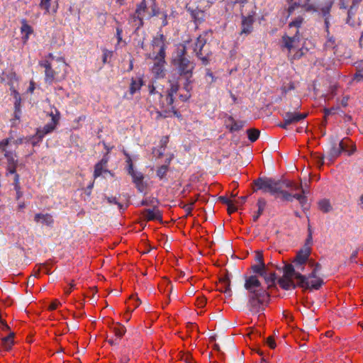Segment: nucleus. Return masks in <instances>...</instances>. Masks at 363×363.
Returning a JSON list of instances; mask_svg holds the SVG:
<instances>
[{"label":"nucleus","mask_w":363,"mask_h":363,"mask_svg":"<svg viewBox=\"0 0 363 363\" xmlns=\"http://www.w3.org/2000/svg\"><path fill=\"white\" fill-rule=\"evenodd\" d=\"M218 290L228 296H231L232 291L230 289V280L228 274H225L224 277L219 279V284L218 286Z\"/></svg>","instance_id":"20"},{"label":"nucleus","mask_w":363,"mask_h":363,"mask_svg":"<svg viewBox=\"0 0 363 363\" xmlns=\"http://www.w3.org/2000/svg\"><path fill=\"white\" fill-rule=\"evenodd\" d=\"M362 0H340V9H347L349 6L352 8L358 9L359 4Z\"/></svg>","instance_id":"30"},{"label":"nucleus","mask_w":363,"mask_h":363,"mask_svg":"<svg viewBox=\"0 0 363 363\" xmlns=\"http://www.w3.org/2000/svg\"><path fill=\"white\" fill-rule=\"evenodd\" d=\"M341 141H345L343 152H347L348 155H351L355 152V145L349 138H345Z\"/></svg>","instance_id":"33"},{"label":"nucleus","mask_w":363,"mask_h":363,"mask_svg":"<svg viewBox=\"0 0 363 363\" xmlns=\"http://www.w3.org/2000/svg\"><path fill=\"white\" fill-rule=\"evenodd\" d=\"M294 89L295 86L294 83L291 82L288 86H283L281 89L283 93L286 94L289 91L294 90Z\"/></svg>","instance_id":"59"},{"label":"nucleus","mask_w":363,"mask_h":363,"mask_svg":"<svg viewBox=\"0 0 363 363\" xmlns=\"http://www.w3.org/2000/svg\"><path fill=\"white\" fill-rule=\"evenodd\" d=\"M266 204H267V202L264 199L259 198L257 200V205L258 209H257V213L252 217L253 221L256 222L259 219V216L262 214V213L266 207Z\"/></svg>","instance_id":"32"},{"label":"nucleus","mask_w":363,"mask_h":363,"mask_svg":"<svg viewBox=\"0 0 363 363\" xmlns=\"http://www.w3.org/2000/svg\"><path fill=\"white\" fill-rule=\"evenodd\" d=\"M247 138L252 143L255 142L259 137L260 132L255 128H250L247 130Z\"/></svg>","instance_id":"40"},{"label":"nucleus","mask_w":363,"mask_h":363,"mask_svg":"<svg viewBox=\"0 0 363 363\" xmlns=\"http://www.w3.org/2000/svg\"><path fill=\"white\" fill-rule=\"evenodd\" d=\"M308 116L306 113H298L296 111H287L282 114L283 119H286L287 123L290 124L298 123L305 119Z\"/></svg>","instance_id":"14"},{"label":"nucleus","mask_w":363,"mask_h":363,"mask_svg":"<svg viewBox=\"0 0 363 363\" xmlns=\"http://www.w3.org/2000/svg\"><path fill=\"white\" fill-rule=\"evenodd\" d=\"M303 22H304L303 17L301 16H298L289 23V28L295 27L297 28V30H298V28L301 27Z\"/></svg>","instance_id":"44"},{"label":"nucleus","mask_w":363,"mask_h":363,"mask_svg":"<svg viewBox=\"0 0 363 363\" xmlns=\"http://www.w3.org/2000/svg\"><path fill=\"white\" fill-rule=\"evenodd\" d=\"M195 201H191L190 203L185 204L183 206V208L184 209L185 212L186 213V215H191V211L193 210V207L194 205Z\"/></svg>","instance_id":"55"},{"label":"nucleus","mask_w":363,"mask_h":363,"mask_svg":"<svg viewBox=\"0 0 363 363\" xmlns=\"http://www.w3.org/2000/svg\"><path fill=\"white\" fill-rule=\"evenodd\" d=\"M165 57L155 56V52L149 55V57L155 61L151 69L156 78H163L165 76Z\"/></svg>","instance_id":"7"},{"label":"nucleus","mask_w":363,"mask_h":363,"mask_svg":"<svg viewBox=\"0 0 363 363\" xmlns=\"http://www.w3.org/2000/svg\"><path fill=\"white\" fill-rule=\"evenodd\" d=\"M191 91V90L186 91V94H179V99H180V101H182V102L187 101L190 99V97L191 96V94H190Z\"/></svg>","instance_id":"58"},{"label":"nucleus","mask_w":363,"mask_h":363,"mask_svg":"<svg viewBox=\"0 0 363 363\" xmlns=\"http://www.w3.org/2000/svg\"><path fill=\"white\" fill-rule=\"evenodd\" d=\"M19 180H20L19 174H16V175L14 177L13 186H14V189L16 192V199L17 200H18L23 196V193L21 191Z\"/></svg>","instance_id":"41"},{"label":"nucleus","mask_w":363,"mask_h":363,"mask_svg":"<svg viewBox=\"0 0 363 363\" xmlns=\"http://www.w3.org/2000/svg\"><path fill=\"white\" fill-rule=\"evenodd\" d=\"M339 109V106L332 107L330 108H325L323 110L325 114V120L326 121V117L329 115L334 114L336 111Z\"/></svg>","instance_id":"54"},{"label":"nucleus","mask_w":363,"mask_h":363,"mask_svg":"<svg viewBox=\"0 0 363 363\" xmlns=\"http://www.w3.org/2000/svg\"><path fill=\"white\" fill-rule=\"evenodd\" d=\"M293 104H294V106L292 107V108L294 111L298 110L301 106V100L299 99V98L296 97L295 99L294 100Z\"/></svg>","instance_id":"63"},{"label":"nucleus","mask_w":363,"mask_h":363,"mask_svg":"<svg viewBox=\"0 0 363 363\" xmlns=\"http://www.w3.org/2000/svg\"><path fill=\"white\" fill-rule=\"evenodd\" d=\"M284 188H288L291 191H296L298 190H301V194L305 196L307 194V190L303 189L301 184H296L289 180H284Z\"/></svg>","instance_id":"26"},{"label":"nucleus","mask_w":363,"mask_h":363,"mask_svg":"<svg viewBox=\"0 0 363 363\" xmlns=\"http://www.w3.org/2000/svg\"><path fill=\"white\" fill-rule=\"evenodd\" d=\"M265 264H255L252 266V269L253 272L259 274L262 272V269L264 268Z\"/></svg>","instance_id":"57"},{"label":"nucleus","mask_w":363,"mask_h":363,"mask_svg":"<svg viewBox=\"0 0 363 363\" xmlns=\"http://www.w3.org/2000/svg\"><path fill=\"white\" fill-rule=\"evenodd\" d=\"M143 215L145 220H160L162 221V216L160 211L154 207L152 209L147 208L145 209L143 212Z\"/></svg>","instance_id":"19"},{"label":"nucleus","mask_w":363,"mask_h":363,"mask_svg":"<svg viewBox=\"0 0 363 363\" xmlns=\"http://www.w3.org/2000/svg\"><path fill=\"white\" fill-rule=\"evenodd\" d=\"M334 4V0H327L325 5L320 9L323 17H330V11Z\"/></svg>","instance_id":"37"},{"label":"nucleus","mask_w":363,"mask_h":363,"mask_svg":"<svg viewBox=\"0 0 363 363\" xmlns=\"http://www.w3.org/2000/svg\"><path fill=\"white\" fill-rule=\"evenodd\" d=\"M245 289L248 291L247 307L252 314H259V317L264 311L270 298L269 294L264 289L256 276L252 275L245 278Z\"/></svg>","instance_id":"1"},{"label":"nucleus","mask_w":363,"mask_h":363,"mask_svg":"<svg viewBox=\"0 0 363 363\" xmlns=\"http://www.w3.org/2000/svg\"><path fill=\"white\" fill-rule=\"evenodd\" d=\"M283 272L284 277L296 279L298 280V286L299 287H308V281L306 276L302 275L300 272H296L293 264H285L283 268Z\"/></svg>","instance_id":"6"},{"label":"nucleus","mask_w":363,"mask_h":363,"mask_svg":"<svg viewBox=\"0 0 363 363\" xmlns=\"http://www.w3.org/2000/svg\"><path fill=\"white\" fill-rule=\"evenodd\" d=\"M277 276L275 272H270L267 277H266L265 282L268 285L267 288L270 289L275 285Z\"/></svg>","instance_id":"45"},{"label":"nucleus","mask_w":363,"mask_h":363,"mask_svg":"<svg viewBox=\"0 0 363 363\" xmlns=\"http://www.w3.org/2000/svg\"><path fill=\"white\" fill-rule=\"evenodd\" d=\"M278 284L284 290L294 289L298 286V283L295 284L292 278L284 276L278 279Z\"/></svg>","instance_id":"22"},{"label":"nucleus","mask_w":363,"mask_h":363,"mask_svg":"<svg viewBox=\"0 0 363 363\" xmlns=\"http://www.w3.org/2000/svg\"><path fill=\"white\" fill-rule=\"evenodd\" d=\"M254 184L257 189L269 192L275 196L280 193L281 189H284V180H277L269 177H259L254 181Z\"/></svg>","instance_id":"3"},{"label":"nucleus","mask_w":363,"mask_h":363,"mask_svg":"<svg viewBox=\"0 0 363 363\" xmlns=\"http://www.w3.org/2000/svg\"><path fill=\"white\" fill-rule=\"evenodd\" d=\"M207 32L199 35L194 47V53L201 61L202 65H207L209 63L211 51L210 46L207 45L206 35Z\"/></svg>","instance_id":"4"},{"label":"nucleus","mask_w":363,"mask_h":363,"mask_svg":"<svg viewBox=\"0 0 363 363\" xmlns=\"http://www.w3.org/2000/svg\"><path fill=\"white\" fill-rule=\"evenodd\" d=\"M279 194L281 195V198L284 201H292L294 199H296L299 201V203L301 205H303L306 203L307 199L306 196L300 194H291L288 192L287 191L284 190V189H281V191Z\"/></svg>","instance_id":"17"},{"label":"nucleus","mask_w":363,"mask_h":363,"mask_svg":"<svg viewBox=\"0 0 363 363\" xmlns=\"http://www.w3.org/2000/svg\"><path fill=\"white\" fill-rule=\"evenodd\" d=\"M48 115L51 117V122L56 121V123L58 124L60 118V113L57 108H54V111L52 110L50 113H48Z\"/></svg>","instance_id":"47"},{"label":"nucleus","mask_w":363,"mask_h":363,"mask_svg":"<svg viewBox=\"0 0 363 363\" xmlns=\"http://www.w3.org/2000/svg\"><path fill=\"white\" fill-rule=\"evenodd\" d=\"M103 56H102V62L103 64H106L108 62V59L111 58L113 55V52L108 50L106 48H102Z\"/></svg>","instance_id":"49"},{"label":"nucleus","mask_w":363,"mask_h":363,"mask_svg":"<svg viewBox=\"0 0 363 363\" xmlns=\"http://www.w3.org/2000/svg\"><path fill=\"white\" fill-rule=\"evenodd\" d=\"M267 343L271 349H274L276 347V342L272 337H267Z\"/></svg>","instance_id":"64"},{"label":"nucleus","mask_w":363,"mask_h":363,"mask_svg":"<svg viewBox=\"0 0 363 363\" xmlns=\"http://www.w3.org/2000/svg\"><path fill=\"white\" fill-rule=\"evenodd\" d=\"M255 260L259 263V264H264V260H263V255H262V252H259V251H257L256 252V254H255Z\"/></svg>","instance_id":"62"},{"label":"nucleus","mask_w":363,"mask_h":363,"mask_svg":"<svg viewBox=\"0 0 363 363\" xmlns=\"http://www.w3.org/2000/svg\"><path fill=\"white\" fill-rule=\"evenodd\" d=\"M57 124L56 123V121L53 122H49L46 125L43 126L42 129H38L36 135L41 140L45 135L52 132Z\"/></svg>","instance_id":"24"},{"label":"nucleus","mask_w":363,"mask_h":363,"mask_svg":"<svg viewBox=\"0 0 363 363\" xmlns=\"http://www.w3.org/2000/svg\"><path fill=\"white\" fill-rule=\"evenodd\" d=\"M21 32L22 34H24V38L25 40H28L29 38V35L33 33V29L32 27L28 24V22L26 19L23 18L21 21Z\"/></svg>","instance_id":"29"},{"label":"nucleus","mask_w":363,"mask_h":363,"mask_svg":"<svg viewBox=\"0 0 363 363\" xmlns=\"http://www.w3.org/2000/svg\"><path fill=\"white\" fill-rule=\"evenodd\" d=\"M347 9H348V11H347V16L346 18V23L350 25L351 27H354L356 26V23H355L354 21L353 20V18L357 13V9L352 8L350 6Z\"/></svg>","instance_id":"36"},{"label":"nucleus","mask_w":363,"mask_h":363,"mask_svg":"<svg viewBox=\"0 0 363 363\" xmlns=\"http://www.w3.org/2000/svg\"><path fill=\"white\" fill-rule=\"evenodd\" d=\"M191 15L192 18H194V21L197 23H201L204 21L205 18V13L204 11L199 10V9H195L191 11Z\"/></svg>","instance_id":"35"},{"label":"nucleus","mask_w":363,"mask_h":363,"mask_svg":"<svg viewBox=\"0 0 363 363\" xmlns=\"http://www.w3.org/2000/svg\"><path fill=\"white\" fill-rule=\"evenodd\" d=\"M15 333L10 332L6 336L1 337V345L6 350H9L13 345V338Z\"/></svg>","instance_id":"27"},{"label":"nucleus","mask_w":363,"mask_h":363,"mask_svg":"<svg viewBox=\"0 0 363 363\" xmlns=\"http://www.w3.org/2000/svg\"><path fill=\"white\" fill-rule=\"evenodd\" d=\"M165 37L162 33H157L153 37L151 45L155 52V56L164 57L166 56L167 46L165 45Z\"/></svg>","instance_id":"8"},{"label":"nucleus","mask_w":363,"mask_h":363,"mask_svg":"<svg viewBox=\"0 0 363 363\" xmlns=\"http://www.w3.org/2000/svg\"><path fill=\"white\" fill-rule=\"evenodd\" d=\"M162 26L164 27L168 25V21H167V11H162Z\"/></svg>","instance_id":"60"},{"label":"nucleus","mask_w":363,"mask_h":363,"mask_svg":"<svg viewBox=\"0 0 363 363\" xmlns=\"http://www.w3.org/2000/svg\"><path fill=\"white\" fill-rule=\"evenodd\" d=\"M125 155L127 157L126 162L128 174L131 176L132 182L135 184L137 190L140 193L145 194L147 185L146 182H144L143 174L134 169L133 163L130 156L128 154H125Z\"/></svg>","instance_id":"5"},{"label":"nucleus","mask_w":363,"mask_h":363,"mask_svg":"<svg viewBox=\"0 0 363 363\" xmlns=\"http://www.w3.org/2000/svg\"><path fill=\"white\" fill-rule=\"evenodd\" d=\"M312 0H305L304 3L301 4V8L307 13H316L319 11L318 6L311 2Z\"/></svg>","instance_id":"31"},{"label":"nucleus","mask_w":363,"mask_h":363,"mask_svg":"<svg viewBox=\"0 0 363 363\" xmlns=\"http://www.w3.org/2000/svg\"><path fill=\"white\" fill-rule=\"evenodd\" d=\"M242 23H241V30L240 35L245 34L248 35L252 31V25L254 23V19L252 16H245L242 15Z\"/></svg>","instance_id":"18"},{"label":"nucleus","mask_w":363,"mask_h":363,"mask_svg":"<svg viewBox=\"0 0 363 363\" xmlns=\"http://www.w3.org/2000/svg\"><path fill=\"white\" fill-rule=\"evenodd\" d=\"M122 34L123 29L121 26H118L116 28V38L118 40V43H120L122 41Z\"/></svg>","instance_id":"61"},{"label":"nucleus","mask_w":363,"mask_h":363,"mask_svg":"<svg viewBox=\"0 0 363 363\" xmlns=\"http://www.w3.org/2000/svg\"><path fill=\"white\" fill-rule=\"evenodd\" d=\"M109 160V157L108 154L106 153L103 156L101 160L97 162L94 166V171L93 174V177L94 179L99 177L102 173L104 172V169H107V164Z\"/></svg>","instance_id":"16"},{"label":"nucleus","mask_w":363,"mask_h":363,"mask_svg":"<svg viewBox=\"0 0 363 363\" xmlns=\"http://www.w3.org/2000/svg\"><path fill=\"white\" fill-rule=\"evenodd\" d=\"M319 208L323 213H328L331 211L332 207L330 203L327 199H323L318 203Z\"/></svg>","instance_id":"43"},{"label":"nucleus","mask_w":363,"mask_h":363,"mask_svg":"<svg viewBox=\"0 0 363 363\" xmlns=\"http://www.w3.org/2000/svg\"><path fill=\"white\" fill-rule=\"evenodd\" d=\"M169 163V161L168 162ZM169 170V164H165L159 167L156 171V175L160 180L167 181V174Z\"/></svg>","instance_id":"34"},{"label":"nucleus","mask_w":363,"mask_h":363,"mask_svg":"<svg viewBox=\"0 0 363 363\" xmlns=\"http://www.w3.org/2000/svg\"><path fill=\"white\" fill-rule=\"evenodd\" d=\"M4 155L7 159L8 164H18V160L14 158L11 152H6Z\"/></svg>","instance_id":"50"},{"label":"nucleus","mask_w":363,"mask_h":363,"mask_svg":"<svg viewBox=\"0 0 363 363\" xmlns=\"http://www.w3.org/2000/svg\"><path fill=\"white\" fill-rule=\"evenodd\" d=\"M106 200L110 204H116L118 206L119 208H123V205L118 201V199L115 196H108L106 197Z\"/></svg>","instance_id":"53"},{"label":"nucleus","mask_w":363,"mask_h":363,"mask_svg":"<svg viewBox=\"0 0 363 363\" xmlns=\"http://www.w3.org/2000/svg\"><path fill=\"white\" fill-rule=\"evenodd\" d=\"M39 7L45 11V15H55L59 9V0H40Z\"/></svg>","instance_id":"10"},{"label":"nucleus","mask_w":363,"mask_h":363,"mask_svg":"<svg viewBox=\"0 0 363 363\" xmlns=\"http://www.w3.org/2000/svg\"><path fill=\"white\" fill-rule=\"evenodd\" d=\"M16 167H17V165L16 164H7V168H6V175L11 174H14V176L16 175Z\"/></svg>","instance_id":"56"},{"label":"nucleus","mask_w":363,"mask_h":363,"mask_svg":"<svg viewBox=\"0 0 363 363\" xmlns=\"http://www.w3.org/2000/svg\"><path fill=\"white\" fill-rule=\"evenodd\" d=\"M34 220L36 223H41L48 226H52L54 223L52 216L49 213H36L34 217Z\"/></svg>","instance_id":"25"},{"label":"nucleus","mask_w":363,"mask_h":363,"mask_svg":"<svg viewBox=\"0 0 363 363\" xmlns=\"http://www.w3.org/2000/svg\"><path fill=\"white\" fill-rule=\"evenodd\" d=\"M112 330L118 338H121L126 332L125 326L119 323H117L116 325L112 327Z\"/></svg>","instance_id":"38"},{"label":"nucleus","mask_w":363,"mask_h":363,"mask_svg":"<svg viewBox=\"0 0 363 363\" xmlns=\"http://www.w3.org/2000/svg\"><path fill=\"white\" fill-rule=\"evenodd\" d=\"M311 254V247L304 246L297 253L296 259L294 260L295 265L298 267H301L308 260Z\"/></svg>","instance_id":"15"},{"label":"nucleus","mask_w":363,"mask_h":363,"mask_svg":"<svg viewBox=\"0 0 363 363\" xmlns=\"http://www.w3.org/2000/svg\"><path fill=\"white\" fill-rule=\"evenodd\" d=\"M282 48H286L289 52L293 48H294L296 43L300 41V33L298 30H296L295 34L292 37H289L287 35H284L281 38Z\"/></svg>","instance_id":"13"},{"label":"nucleus","mask_w":363,"mask_h":363,"mask_svg":"<svg viewBox=\"0 0 363 363\" xmlns=\"http://www.w3.org/2000/svg\"><path fill=\"white\" fill-rule=\"evenodd\" d=\"M39 65L45 68V82L49 84L56 80L59 72L56 69H53L52 62L48 60L39 62Z\"/></svg>","instance_id":"9"},{"label":"nucleus","mask_w":363,"mask_h":363,"mask_svg":"<svg viewBox=\"0 0 363 363\" xmlns=\"http://www.w3.org/2000/svg\"><path fill=\"white\" fill-rule=\"evenodd\" d=\"M146 9H147V4H146L145 0H142V1L138 5H137V8L135 10V14L137 16H134L133 18L138 20V28H139L140 27H142L143 26V20L142 14H143V13H144L146 11Z\"/></svg>","instance_id":"23"},{"label":"nucleus","mask_w":363,"mask_h":363,"mask_svg":"<svg viewBox=\"0 0 363 363\" xmlns=\"http://www.w3.org/2000/svg\"><path fill=\"white\" fill-rule=\"evenodd\" d=\"M172 64L179 76L184 79L183 89L185 91L191 90V78L195 69V63L187 56L185 46L177 50L172 55Z\"/></svg>","instance_id":"2"},{"label":"nucleus","mask_w":363,"mask_h":363,"mask_svg":"<svg viewBox=\"0 0 363 363\" xmlns=\"http://www.w3.org/2000/svg\"><path fill=\"white\" fill-rule=\"evenodd\" d=\"M151 11L148 13V18H150L153 16H158L159 14H161V12L160 11V9L157 7L156 4L154 2L152 5L151 6Z\"/></svg>","instance_id":"48"},{"label":"nucleus","mask_w":363,"mask_h":363,"mask_svg":"<svg viewBox=\"0 0 363 363\" xmlns=\"http://www.w3.org/2000/svg\"><path fill=\"white\" fill-rule=\"evenodd\" d=\"M174 101V96L167 93L165 103L162 102V104H166L170 106V108L169 110H164L161 112H159V115L164 118L169 117L170 116V113H173L177 117L181 116V114L178 112L177 108L173 106Z\"/></svg>","instance_id":"11"},{"label":"nucleus","mask_w":363,"mask_h":363,"mask_svg":"<svg viewBox=\"0 0 363 363\" xmlns=\"http://www.w3.org/2000/svg\"><path fill=\"white\" fill-rule=\"evenodd\" d=\"M45 60H48L49 61H52L54 60H55L57 62H62L63 65H65V60L63 57H55L54 56V55L52 53H49L47 56H46V59Z\"/></svg>","instance_id":"52"},{"label":"nucleus","mask_w":363,"mask_h":363,"mask_svg":"<svg viewBox=\"0 0 363 363\" xmlns=\"http://www.w3.org/2000/svg\"><path fill=\"white\" fill-rule=\"evenodd\" d=\"M225 123L229 130L233 133L241 130L244 126L245 122L242 121H237L233 116H229L225 121Z\"/></svg>","instance_id":"21"},{"label":"nucleus","mask_w":363,"mask_h":363,"mask_svg":"<svg viewBox=\"0 0 363 363\" xmlns=\"http://www.w3.org/2000/svg\"><path fill=\"white\" fill-rule=\"evenodd\" d=\"M288 4H289V6L287 9L288 15L286 16V18H288L294 13L296 9L299 7L301 8V4L300 2L293 1L291 3Z\"/></svg>","instance_id":"46"},{"label":"nucleus","mask_w":363,"mask_h":363,"mask_svg":"<svg viewBox=\"0 0 363 363\" xmlns=\"http://www.w3.org/2000/svg\"><path fill=\"white\" fill-rule=\"evenodd\" d=\"M323 284V279L320 278H317L316 279H315V280H312L311 281H308V287H302V288L305 289L318 290L321 287Z\"/></svg>","instance_id":"39"},{"label":"nucleus","mask_w":363,"mask_h":363,"mask_svg":"<svg viewBox=\"0 0 363 363\" xmlns=\"http://www.w3.org/2000/svg\"><path fill=\"white\" fill-rule=\"evenodd\" d=\"M143 84V82L141 77H138L136 79L132 78L131 83L130 84V94L133 95L136 91H140Z\"/></svg>","instance_id":"28"},{"label":"nucleus","mask_w":363,"mask_h":363,"mask_svg":"<svg viewBox=\"0 0 363 363\" xmlns=\"http://www.w3.org/2000/svg\"><path fill=\"white\" fill-rule=\"evenodd\" d=\"M345 141H340L338 145L335 143H333L331 145V147L330 148L326 158L330 162H333L336 158H337L341 153L344 151V143Z\"/></svg>","instance_id":"12"},{"label":"nucleus","mask_w":363,"mask_h":363,"mask_svg":"<svg viewBox=\"0 0 363 363\" xmlns=\"http://www.w3.org/2000/svg\"><path fill=\"white\" fill-rule=\"evenodd\" d=\"M308 50L306 48H301L299 49L292 57V60H298L300 58H301L306 53V52H307Z\"/></svg>","instance_id":"51"},{"label":"nucleus","mask_w":363,"mask_h":363,"mask_svg":"<svg viewBox=\"0 0 363 363\" xmlns=\"http://www.w3.org/2000/svg\"><path fill=\"white\" fill-rule=\"evenodd\" d=\"M169 88L167 89V93L169 94H171L172 96H174L176 94L180 87V85L179 84L178 81H169Z\"/></svg>","instance_id":"42"}]
</instances>
